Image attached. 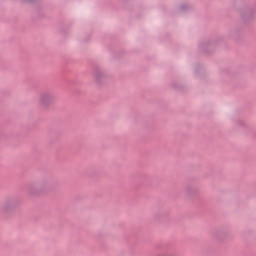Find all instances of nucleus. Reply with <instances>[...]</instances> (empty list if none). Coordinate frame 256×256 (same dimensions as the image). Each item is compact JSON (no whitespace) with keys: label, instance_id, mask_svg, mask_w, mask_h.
I'll return each mask as SVG.
<instances>
[{"label":"nucleus","instance_id":"1","mask_svg":"<svg viewBox=\"0 0 256 256\" xmlns=\"http://www.w3.org/2000/svg\"><path fill=\"white\" fill-rule=\"evenodd\" d=\"M26 195L29 199H37V197H43L49 195L53 191L51 180L47 178H41L34 180L26 184Z\"/></svg>","mask_w":256,"mask_h":256},{"label":"nucleus","instance_id":"2","mask_svg":"<svg viewBox=\"0 0 256 256\" xmlns=\"http://www.w3.org/2000/svg\"><path fill=\"white\" fill-rule=\"evenodd\" d=\"M232 5L238 12L240 20L244 25H249L255 20L256 10L247 0H232Z\"/></svg>","mask_w":256,"mask_h":256},{"label":"nucleus","instance_id":"3","mask_svg":"<svg viewBox=\"0 0 256 256\" xmlns=\"http://www.w3.org/2000/svg\"><path fill=\"white\" fill-rule=\"evenodd\" d=\"M56 99L57 96L55 95V92L51 90H43L38 95V105L41 109H49V107L55 103Z\"/></svg>","mask_w":256,"mask_h":256},{"label":"nucleus","instance_id":"4","mask_svg":"<svg viewBox=\"0 0 256 256\" xmlns=\"http://www.w3.org/2000/svg\"><path fill=\"white\" fill-rule=\"evenodd\" d=\"M17 207H19V199L15 197H8L0 207V215H9V213H13Z\"/></svg>","mask_w":256,"mask_h":256},{"label":"nucleus","instance_id":"5","mask_svg":"<svg viewBox=\"0 0 256 256\" xmlns=\"http://www.w3.org/2000/svg\"><path fill=\"white\" fill-rule=\"evenodd\" d=\"M92 77L96 87H103V85H105V80L107 79V73L102 68L94 67L92 70Z\"/></svg>","mask_w":256,"mask_h":256},{"label":"nucleus","instance_id":"6","mask_svg":"<svg viewBox=\"0 0 256 256\" xmlns=\"http://www.w3.org/2000/svg\"><path fill=\"white\" fill-rule=\"evenodd\" d=\"M184 195L188 201H195V199L199 198V187L187 184L184 188Z\"/></svg>","mask_w":256,"mask_h":256},{"label":"nucleus","instance_id":"7","mask_svg":"<svg viewBox=\"0 0 256 256\" xmlns=\"http://www.w3.org/2000/svg\"><path fill=\"white\" fill-rule=\"evenodd\" d=\"M212 237L215 239V241L223 243V241H227V239L231 237V234L225 228H216L212 231Z\"/></svg>","mask_w":256,"mask_h":256},{"label":"nucleus","instance_id":"8","mask_svg":"<svg viewBox=\"0 0 256 256\" xmlns=\"http://www.w3.org/2000/svg\"><path fill=\"white\" fill-rule=\"evenodd\" d=\"M238 35L239 32L237 30L230 31V37H232L233 39H237Z\"/></svg>","mask_w":256,"mask_h":256},{"label":"nucleus","instance_id":"9","mask_svg":"<svg viewBox=\"0 0 256 256\" xmlns=\"http://www.w3.org/2000/svg\"><path fill=\"white\" fill-rule=\"evenodd\" d=\"M187 9H189V5L187 4H183L180 6V11H187Z\"/></svg>","mask_w":256,"mask_h":256},{"label":"nucleus","instance_id":"10","mask_svg":"<svg viewBox=\"0 0 256 256\" xmlns=\"http://www.w3.org/2000/svg\"><path fill=\"white\" fill-rule=\"evenodd\" d=\"M207 45H209V42H204V43L200 44V49L202 51H205V47H207Z\"/></svg>","mask_w":256,"mask_h":256},{"label":"nucleus","instance_id":"11","mask_svg":"<svg viewBox=\"0 0 256 256\" xmlns=\"http://www.w3.org/2000/svg\"><path fill=\"white\" fill-rule=\"evenodd\" d=\"M26 3H37V0H25Z\"/></svg>","mask_w":256,"mask_h":256}]
</instances>
